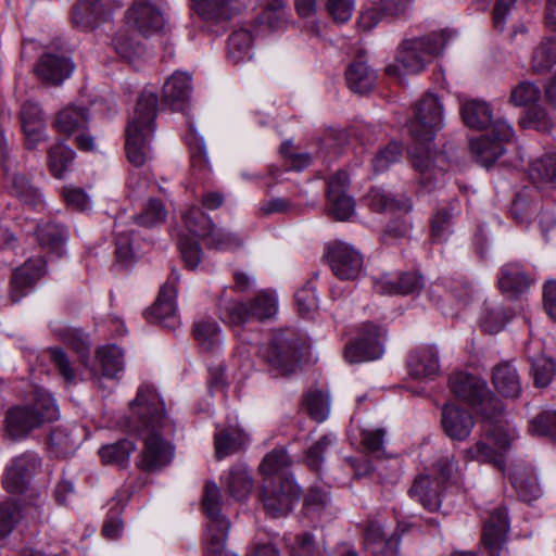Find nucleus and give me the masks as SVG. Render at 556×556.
Returning a JSON list of instances; mask_svg holds the SVG:
<instances>
[{
  "instance_id": "1",
  "label": "nucleus",
  "mask_w": 556,
  "mask_h": 556,
  "mask_svg": "<svg viewBox=\"0 0 556 556\" xmlns=\"http://www.w3.org/2000/svg\"><path fill=\"white\" fill-rule=\"evenodd\" d=\"M127 428L143 438V448L136 463L140 470L154 472L172 462L174 447L163 435L173 432L174 428L165 414L164 402L153 387H139L129 403Z\"/></svg>"
},
{
  "instance_id": "2",
  "label": "nucleus",
  "mask_w": 556,
  "mask_h": 556,
  "mask_svg": "<svg viewBox=\"0 0 556 556\" xmlns=\"http://www.w3.org/2000/svg\"><path fill=\"white\" fill-rule=\"evenodd\" d=\"M460 115L470 128L481 130L491 126V136L482 135L470 140V150L477 162L490 167L505 152L503 143L513 139V127L505 119H493L492 110L484 101H466L460 108Z\"/></svg>"
},
{
  "instance_id": "3",
  "label": "nucleus",
  "mask_w": 556,
  "mask_h": 556,
  "mask_svg": "<svg viewBox=\"0 0 556 556\" xmlns=\"http://www.w3.org/2000/svg\"><path fill=\"white\" fill-rule=\"evenodd\" d=\"M157 96L144 89L137 101L132 118L126 129V155L136 167L143 166L150 159L149 138L155 130Z\"/></svg>"
},
{
  "instance_id": "4",
  "label": "nucleus",
  "mask_w": 556,
  "mask_h": 556,
  "mask_svg": "<svg viewBox=\"0 0 556 556\" xmlns=\"http://www.w3.org/2000/svg\"><path fill=\"white\" fill-rule=\"evenodd\" d=\"M59 418V408L54 399L38 392L34 401L28 404L10 407L4 416V434L13 442L27 439L30 433Z\"/></svg>"
},
{
  "instance_id": "5",
  "label": "nucleus",
  "mask_w": 556,
  "mask_h": 556,
  "mask_svg": "<svg viewBox=\"0 0 556 556\" xmlns=\"http://www.w3.org/2000/svg\"><path fill=\"white\" fill-rule=\"evenodd\" d=\"M445 45L446 39L443 33L406 39L397 50L395 63L388 65L386 73L390 76L418 74L434 55L444 49Z\"/></svg>"
},
{
  "instance_id": "6",
  "label": "nucleus",
  "mask_w": 556,
  "mask_h": 556,
  "mask_svg": "<svg viewBox=\"0 0 556 556\" xmlns=\"http://www.w3.org/2000/svg\"><path fill=\"white\" fill-rule=\"evenodd\" d=\"M450 388L456 397L472 406L483 418H493L504 412L503 402L480 377L464 371L455 372L450 377Z\"/></svg>"
},
{
  "instance_id": "7",
  "label": "nucleus",
  "mask_w": 556,
  "mask_h": 556,
  "mask_svg": "<svg viewBox=\"0 0 556 556\" xmlns=\"http://www.w3.org/2000/svg\"><path fill=\"white\" fill-rule=\"evenodd\" d=\"M301 343L293 329H279L271 333L266 344L260 348V355L268 369L276 375H290L299 367Z\"/></svg>"
},
{
  "instance_id": "8",
  "label": "nucleus",
  "mask_w": 556,
  "mask_h": 556,
  "mask_svg": "<svg viewBox=\"0 0 556 556\" xmlns=\"http://www.w3.org/2000/svg\"><path fill=\"white\" fill-rule=\"evenodd\" d=\"M277 311V296L266 290L249 302L224 300L218 305L219 318L229 326H241L252 319L264 321L274 317Z\"/></svg>"
},
{
  "instance_id": "9",
  "label": "nucleus",
  "mask_w": 556,
  "mask_h": 556,
  "mask_svg": "<svg viewBox=\"0 0 556 556\" xmlns=\"http://www.w3.org/2000/svg\"><path fill=\"white\" fill-rule=\"evenodd\" d=\"M202 507L207 518L205 556H223L230 523L220 514V491L215 482L205 484Z\"/></svg>"
},
{
  "instance_id": "10",
  "label": "nucleus",
  "mask_w": 556,
  "mask_h": 556,
  "mask_svg": "<svg viewBox=\"0 0 556 556\" xmlns=\"http://www.w3.org/2000/svg\"><path fill=\"white\" fill-rule=\"evenodd\" d=\"M300 495L301 490L292 477H271L264 478L260 501L267 515L279 518L289 514Z\"/></svg>"
},
{
  "instance_id": "11",
  "label": "nucleus",
  "mask_w": 556,
  "mask_h": 556,
  "mask_svg": "<svg viewBox=\"0 0 556 556\" xmlns=\"http://www.w3.org/2000/svg\"><path fill=\"white\" fill-rule=\"evenodd\" d=\"M443 105L438 96L426 93L414 108V117L407 123L414 140L427 143L443 128Z\"/></svg>"
},
{
  "instance_id": "12",
  "label": "nucleus",
  "mask_w": 556,
  "mask_h": 556,
  "mask_svg": "<svg viewBox=\"0 0 556 556\" xmlns=\"http://www.w3.org/2000/svg\"><path fill=\"white\" fill-rule=\"evenodd\" d=\"M324 257L340 280H354L363 268V255L353 245L332 241L325 245Z\"/></svg>"
},
{
  "instance_id": "13",
  "label": "nucleus",
  "mask_w": 556,
  "mask_h": 556,
  "mask_svg": "<svg viewBox=\"0 0 556 556\" xmlns=\"http://www.w3.org/2000/svg\"><path fill=\"white\" fill-rule=\"evenodd\" d=\"M383 330L371 323L363 325L359 336L346 344L344 357L351 364L378 359L383 354Z\"/></svg>"
},
{
  "instance_id": "14",
  "label": "nucleus",
  "mask_w": 556,
  "mask_h": 556,
  "mask_svg": "<svg viewBox=\"0 0 556 556\" xmlns=\"http://www.w3.org/2000/svg\"><path fill=\"white\" fill-rule=\"evenodd\" d=\"M47 274V261L41 257H30L23 265L13 269L9 281V299L15 304L26 296L36 282Z\"/></svg>"
},
{
  "instance_id": "15",
  "label": "nucleus",
  "mask_w": 556,
  "mask_h": 556,
  "mask_svg": "<svg viewBox=\"0 0 556 556\" xmlns=\"http://www.w3.org/2000/svg\"><path fill=\"white\" fill-rule=\"evenodd\" d=\"M40 465L41 459L35 452L27 451L14 457L2 478L5 491L12 494L23 493Z\"/></svg>"
},
{
  "instance_id": "16",
  "label": "nucleus",
  "mask_w": 556,
  "mask_h": 556,
  "mask_svg": "<svg viewBox=\"0 0 556 556\" xmlns=\"http://www.w3.org/2000/svg\"><path fill=\"white\" fill-rule=\"evenodd\" d=\"M75 64L73 60L59 52H45L35 65V74L38 79L48 86H60L73 73Z\"/></svg>"
},
{
  "instance_id": "17",
  "label": "nucleus",
  "mask_w": 556,
  "mask_h": 556,
  "mask_svg": "<svg viewBox=\"0 0 556 556\" xmlns=\"http://www.w3.org/2000/svg\"><path fill=\"white\" fill-rule=\"evenodd\" d=\"M545 24L554 37L544 39L533 52L531 66L536 74L548 72L556 63V0H548Z\"/></svg>"
},
{
  "instance_id": "18",
  "label": "nucleus",
  "mask_w": 556,
  "mask_h": 556,
  "mask_svg": "<svg viewBox=\"0 0 556 556\" xmlns=\"http://www.w3.org/2000/svg\"><path fill=\"white\" fill-rule=\"evenodd\" d=\"M475 418L469 410L454 403H446L441 410V426L444 433L452 440H466L473 427Z\"/></svg>"
},
{
  "instance_id": "19",
  "label": "nucleus",
  "mask_w": 556,
  "mask_h": 556,
  "mask_svg": "<svg viewBox=\"0 0 556 556\" xmlns=\"http://www.w3.org/2000/svg\"><path fill=\"white\" fill-rule=\"evenodd\" d=\"M509 531L507 509L504 506L494 508L484 523L482 543L491 556H500Z\"/></svg>"
},
{
  "instance_id": "20",
  "label": "nucleus",
  "mask_w": 556,
  "mask_h": 556,
  "mask_svg": "<svg viewBox=\"0 0 556 556\" xmlns=\"http://www.w3.org/2000/svg\"><path fill=\"white\" fill-rule=\"evenodd\" d=\"M400 541V526L389 536L384 534L383 525L378 520H370L365 527L364 546L374 555L396 556L399 554Z\"/></svg>"
},
{
  "instance_id": "21",
  "label": "nucleus",
  "mask_w": 556,
  "mask_h": 556,
  "mask_svg": "<svg viewBox=\"0 0 556 556\" xmlns=\"http://www.w3.org/2000/svg\"><path fill=\"white\" fill-rule=\"evenodd\" d=\"M109 0H78L73 8L72 24L81 30L94 29L111 14Z\"/></svg>"
},
{
  "instance_id": "22",
  "label": "nucleus",
  "mask_w": 556,
  "mask_h": 556,
  "mask_svg": "<svg viewBox=\"0 0 556 556\" xmlns=\"http://www.w3.org/2000/svg\"><path fill=\"white\" fill-rule=\"evenodd\" d=\"M424 286L422 277L414 271L396 275L384 274L374 281V289L380 294L408 295L417 293Z\"/></svg>"
},
{
  "instance_id": "23",
  "label": "nucleus",
  "mask_w": 556,
  "mask_h": 556,
  "mask_svg": "<svg viewBox=\"0 0 556 556\" xmlns=\"http://www.w3.org/2000/svg\"><path fill=\"white\" fill-rule=\"evenodd\" d=\"M179 281V275L173 269L167 281L161 287L157 299L147 312V319L151 323H164L176 313V285Z\"/></svg>"
},
{
  "instance_id": "24",
  "label": "nucleus",
  "mask_w": 556,
  "mask_h": 556,
  "mask_svg": "<svg viewBox=\"0 0 556 556\" xmlns=\"http://www.w3.org/2000/svg\"><path fill=\"white\" fill-rule=\"evenodd\" d=\"M126 20L129 25H134L143 36L156 34L164 26L162 13L148 2L136 1L134 5L127 10Z\"/></svg>"
},
{
  "instance_id": "25",
  "label": "nucleus",
  "mask_w": 556,
  "mask_h": 556,
  "mask_svg": "<svg viewBox=\"0 0 556 556\" xmlns=\"http://www.w3.org/2000/svg\"><path fill=\"white\" fill-rule=\"evenodd\" d=\"M89 123L90 111L87 106L68 104L55 114L52 127L68 138L77 131L88 130Z\"/></svg>"
},
{
  "instance_id": "26",
  "label": "nucleus",
  "mask_w": 556,
  "mask_h": 556,
  "mask_svg": "<svg viewBox=\"0 0 556 556\" xmlns=\"http://www.w3.org/2000/svg\"><path fill=\"white\" fill-rule=\"evenodd\" d=\"M408 494L429 511H435L441 506V482L429 475L421 473L417 476L408 490Z\"/></svg>"
},
{
  "instance_id": "27",
  "label": "nucleus",
  "mask_w": 556,
  "mask_h": 556,
  "mask_svg": "<svg viewBox=\"0 0 556 556\" xmlns=\"http://www.w3.org/2000/svg\"><path fill=\"white\" fill-rule=\"evenodd\" d=\"M191 77L187 73L175 72L162 90L164 102L174 111H182L190 98Z\"/></svg>"
},
{
  "instance_id": "28",
  "label": "nucleus",
  "mask_w": 556,
  "mask_h": 556,
  "mask_svg": "<svg viewBox=\"0 0 556 556\" xmlns=\"http://www.w3.org/2000/svg\"><path fill=\"white\" fill-rule=\"evenodd\" d=\"M408 372L416 379H432L439 372L438 352L433 346L420 348L407 358Z\"/></svg>"
},
{
  "instance_id": "29",
  "label": "nucleus",
  "mask_w": 556,
  "mask_h": 556,
  "mask_svg": "<svg viewBox=\"0 0 556 556\" xmlns=\"http://www.w3.org/2000/svg\"><path fill=\"white\" fill-rule=\"evenodd\" d=\"M365 202L371 211L399 212L407 214L413 210V202L406 195H393L379 188H372L365 197Z\"/></svg>"
},
{
  "instance_id": "30",
  "label": "nucleus",
  "mask_w": 556,
  "mask_h": 556,
  "mask_svg": "<svg viewBox=\"0 0 556 556\" xmlns=\"http://www.w3.org/2000/svg\"><path fill=\"white\" fill-rule=\"evenodd\" d=\"M531 279L517 262H509L500 269L498 287L504 293L517 296L529 289Z\"/></svg>"
},
{
  "instance_id": "31",
  "label": "nucleus",
  "mask_w": 556,
  "mask_h": 556,
  "mask_svg": "<svg viewBox=\"0 0 556 556\" xmlns=\"http://www.w3.org/2000/svg\"><path fill=\"white\" fill-rule=\"evenodd\" d=\"M492 383L504 397L517 399L521 393L519 374L509 362H502L493 368Z\"/></svg>"
},
{
  "instance_id": "32",
  "label": "nucleus",
  "mask_w": 556,
  "mask_h": 556,
  "mask_svg": "<svg viewBox=\"0 0 556 556\" xmlns=\"http://www.w3.org/2000/svg\"><path fill=\"white\" fill-rule=\"evenodd\" d=\"M248 441L245 432L235 426L216 431L214 435L215 454L218 459L237 453Z\"/></svg>"
},
{
  "instance_id": "33",
  "label": "nucleus",
  "mask_w": 556,
  "mask_h": 556,
  "mask_svg": "<svg viewBox=\"0 0 556 556\" xmlns=\"http://www.w3.org/2000/svg\"><path fill=\"white\" fill-rule=\"evenodd\" d=\"M376 78L375 71L365 61H354L345 70L346 85L355 93L372 90Z\"/></svg>"
},
{
  "instance_id": "34",
  "label": "nucleus",
  "mask_w": 556,
  "mask_h": 556,
  "mask_svg": "<svg viewBox=\"0 0 556 556\" xmlns=\"http://www.w3.org/2000/svg\"><path fill=\"white\" fill-rule=\"evenodd\" d=\"M68 238V231L63 225L47 222L37 226V239L41 248L47 249L59 256Z\"/></svg>"
},
{
  "instance_id": "35",
  "label": "nucleus",
  "mask_w": 556,
  "mask_h": 556,
  "mask_svg": "<svg viewBox=\"0 0 556 556\" xmlns=\"http://www.w3.org/2000/svg\"><path fill=\"white\" fill-rule=\"evenodd\" d=\"M514 317L511 308L500 304L484 302L480 316V326L488 333H497L504 329L506 324Z\"/></svg>"
},
{
  "instance_id": "36",
  "label": "nucleus",
  "mask_w": 556,
  "mask_h": 556,
  "mask_svg": "<svg viewBox=\"0 0 556 556\" xmlns=\"http://www.w3.org/2000/svg\"><path fill=\"white\" fill-rule=\"evenodd\" d=\"M198 14L215 23L229 21L236 14L233 0H191Z\"/></svg>"
},
{
  "instance_id": "37",
  "label": "nucleus",
  "mask_w": 556,
  "mask_h": 556,
  "mask_svg": "<svg viewBox=\"0 0 556 556\" xmlns=\"http://www.w3.org/2000/svg\"><path fill=\"white\" fill-rule=\"evenodd\" d=\"M97 358L101 374L109 379H119L124 371V352L115 344L101 346L97 350Z\"/></svg>"
},
{
  "instance_id": "38",
  "label": "nucleus",
  "mask_w": 556,
  "mask_h": 556,
  "mask_svg": "<svg viewBox=\"0 0 556 556\" xmlns=\"http://www.w3.org/2000/svg\"><path fill=\"white\" fill-rule=\"evenodd\" d=\"M529 177L538 188H554L556 186V156L547 154L535 160L530 166Z\"/></svg>"
},
{
  "instance_id": "39",
  "label": "nucleus",
  "mask_w": 556,
  "mask_h": 556,
  "mask_svg": "<svg viewBox=\"0 0 556 556\" xmlns=\"http://www.w3.org/2000/svg\"><path fill=\"white\" fill-rule=\"evenodd\" d=\"M228 493L236 501H243L250 494L253 481L249 469L243 466H233L226 478Z\"/></svg>"
},
{
  "instance_id": "40",
  "label": "nucleus",
  "mask_w": 556,
  "mask_h": 556,
  "mask_svg": "<svg viewBox=\"0 0 556 556\" xmlns=\"http://www.w3.org/2000/svg\"><path fill=\"white\" fill-rule=\"evenodd\" d=\"M75 159V152L59 140L48 150V165L53 177L62 178Z\"/></svg>"
},
{
  "instance_id": "41",
  "label": "nucleus",
  "mask_w": 556,
  "mask_h": 556,
  "mask_svg": "<svg viewBox=\"0 0 556 556\" xmlns=\"http://www.w3.org/2000/svg\"><path fill=\"white\" fill-rule=\"evenodd\" d=\"M252 42V34L248 29L232 31L227 41L228 59L233 64L250 60Z\"/></svg>"
},
{
  "instance_id": "42",
  "label": "nucleus",
  "mask_w": 556,
  "mask_h": 556,
  "mask_svg": "<svg viewBox=\"0 0 556 556\" xmlns=\"http://www.w3.org/2000/svg\"><path fill=\"white\" fill-rule=\"evenodd\" d=\"M291 466V459L287 451L282 447L274 448L267 453L260 465V470L264 478L292 477L288 469Z\"/></svg>"
},
{
  "instance_id": "43",
  "label": "nucleus",
  "mask_w": 556,
  "mask_h": 556,
  "mask_svg": "<svg viewBox=\"0 0 556 556\" xmlns=\"http://www.w3.org/2000/svg\"><path fill=\"white\" fill-rule=\"evenodd\" d=\"M193 334L200 346L205 351H213L223 343L222 329L213 319L195 321Z\"/></svg>"
},
{
  "instance_id": "44",
  "label": "nucleus",
  "mask_w": 556,
  "mask_h": 556,
  "mask_svg": "<svg viewBox=\"0 0 556 556\" xmlns=\"http://www.w3.org/2000/svg\"><path fill=\"white\" fill-rule=\"evenodd\" d=\"M135 451V442L122 439L115 443L101 446L99 456L103 464L125 466L129 462L130 454Z\"/></svg>"
},
{
  "instance_id": "45",
  "label": "nucleus",
  "mask_w": 556,
  "mask_h": 556,
  "mask_svg": "<svg viewBox=\"0 0 556 556\" xmlns=\"http://www.w3.org/2000/svg\"><path fill=\"white\" fill-rule=\"evenodd\" d=\"M502 415L503 412L496 417L485 419L490 422L486 429V435L503 456V453L509 448L510 442L514 440L515 435L508 424L502 419Z\"/></svg>"
},
{
  "instance_id": "46",
  "label": "nucleus",
  "mask_w": 556,
  "mask_h": 556,
  "mask_svg": "<svg viewBox=\"0 0 556 556\" xmlns=\"http://www.w3.org/2000/svg\"><path fill=\"white\" fill-rule=\"evenodd\" d=\"M337 444V438L333 434H325L320 437L306 452L307 467L318 472L331 450Z\"/></svg>"
},
{
  "instance_id": "47",
  "label": "nucleus",
  "mask_w": 556,
  "mask_h": 556,
  "mask_svg": "<svg viewBox=\"0 0 556 556\" xmlns=\"http://www.w3.org/2000/svg\"><path fill=\"white\" fill-rule=\"evenodd\" d=\"M116 53L128 61L143 54V46L135 39L128 29L118 30L112 39Z\"/></svg>"
},
{
  "instance_id": "48",
  "label": "nucleus",
  "mask_w": 556,
  "mask_h": 556,
  "mask_svg": "<svg viewBox=\"0 0 556 556\" xmlns=\"http://www.w3.org/2000/svg\"><path fill=\"white\" fill-rule=\"evenodd\" d=\"M22 518L17 501L8 498L0 502V540L9 536Z\"/></svg>"
},
{
  "instance_id": "49",
  "label": "nucleus",
  "mask_w": 556,
  "mask_h": 556,
  "mask_svg": "<svg viewBox=\"0 0 556 556\" xmlns=\"http://www.w3.org/2000/svg\"><path fill=\"white\" fill-rule=\"evenodd\" d=\"M454 212L452 207L439 208L431 218V239L434 242H444L452 233Z\"/></svg>"
},
{
  "instance_id": "50",
  "label": "nucleus",
  "mask_w": 556,
  "mask_h": 556,
  "mask_svg": "<svg viewBox=\"0 0 556 556\" xmlns=\"http://www.w3.org/2000/svg\"><path fill=\"white\" fill-rule=\"evenodd\" d=\"M184 222L189 232L202 239L210 233V229L214 225L211 217L198 206L190 207L184 214Z\"/></svg>"
},
{
  "instance_id": "51",
  "label": "nucleus",
  "mask_w": 556,
  "mask_h": 556,
  "mask_svg": "<svg viewBox=\"0 0 556 556\" xmlns=\"http://www.w3.org/2000/svg\"><path fill=\"white\" fill-rule=\"evenodd\" d=\"M49 442L54 453L62 457L72 455L77 447L72 430L63 426L55 427L51 431Z\"/></svg>"
},
{
  "instance_id": "52",
  "label": "nucleus",
  "mask_w": 556,
  "mask_h": 556,
  "mask_svg": "<svg viewBox=\"0 0 556 556\" xmlns=\"http://www.w3.org/2000/svg\"><path fill=\"white\" fill-rule=\"evenodd\" d=\"M530 372L533 377V383L536 388H546L555 374V363L552 358L540 355L531 358Z\"/></svg>"
},
{
  "instance_id": "53",
  "label": "nucleus",
  "mask_w": 556,
  "mask_h": 556,
  "mask_svg": "<svg viewBox=\"0 0 556 556\" xmlns=\"http://www.w3.org/2000/svg\"><path fill=\"white\" fill-rule=\"evenodd\" d=\"M303 407L316 421H324L329 414V401L319 390H311L304 395Z\"/></svg>"
},
{
  "instance_id": "54",
  "label": "nucleus",
  "mask_w": 556,
  "mask_h": 556,
  "mask_svg": "<svg viewBox=\"0 0 556 556\" xmlns=\"http://www.w3.org/2000/svg\"><path fill=\"white\" fill-rule=\"evenodd\" d=\"M292 556H328L323 542H317L308 532L295 536L291 545Z\"/></svg>"
},
{
  "instance_id": "55",
  "label": "nucleus",
  "mask_w": 556,
  "mask_h": 556,
  "mask_svg": "<svg viewBox=\"0 0 556 556\" xmlns=\"http://www.w3.org/2000/svg\"><path fill=\"white\" fill-rule=\"evenodd\" d=\"M12 193L24 204L36 207L41 204V194L29 180L22 176L15 175L12 180Z\"/></svg>"
},
{
  "instance_id": "56",
  "label": "nucleus",
  "mask_w": 556,
  "mask_h": 556,
  "mask_svg": "<svg viewBox=\"0 0 556 556\" xmlns=\"http://www.w3.org/2000/svg\"><path fill=\"white\" fill-rule=\"evenodd\" d=\"M529 432L536 437H548L556 442V412H543L529 421Z\"/></svg>"
},
{
  "instance_id": "57",
  "label": "nucleus",
  "mask_w": 556,
  "mask_h": 556,
  "mask_svg": "<svg viewBox=\"0 0 556 556\" xmlns=\"http://www.w3.org/2000/svg\"><path fill=\"white\" fill-rule=\"evenodd\" d=\"M466 458L469 460H479L482 463H492L497 468L504 467V460L501 453L483 441H478L473 446L465 451Z\"/></svg>"
},
{
  "instance_id": "58",
  "label": "nucleus",
  "mask_w": 556,
  "mask_h": 556,
  "mask_svg": "<svg viewBox=\"0 0 556 556\" xmlns=\"http://www.w3.org/2000/svg\"><path fill=\"white\" fill-rule=\"evenodd\" d=\"M513 484L518 496L526 503H531L542 495L541 486L533 475H517L514 478Z\"/></svg>"
},
{
  "instance_id": "59",
  "label": "nucleus",
  "mask_w": 556,
  "mask_h": 556,
  "mask_svg": "<svg viewBox=\"0 0 556 556\" xmlns=\"http://www.w3.org/2000/svg\"><path fill=\"white\" fill-rule=\"evenodd\" d=\"M402 153L403 148L399 142H390L384 148L378 150L371 161L375 173L386 172L392 164L400 161Z\"/></svg>"
},
{
  "instance_id": "60",
  "label": "nucleus",
  "mask_w": 556,
  "mask_h": 556,
  "mask_svg": "<svg viewBox=\"0 0 556 556\" xmlns=\"http://www.w3.org/2000/svg\"><path fill=\"white\" fill-rule=\"evenodd\" d=\"M62 340L71 346L85 361L89 356L90 343L88 334L79 328H65L61 332Z\"/></svg>"
},
{
  "instance_id": "61",
  "label": "nucleus",
  "mask_w": 556,
  "mask_h": 556,
  "mask_svg": "<svg viewBox=\"0 0 556 556\" xmlns=\"http://www.w3.org/2000/svg\"><path fill=\"white\" fill-rule=\"evenodd\" d=\"M167 211L163 202L159 199H151L144 207V211L135 217L138 225L152 227L166 219Z\"/></svg>"
},
{
  "instance_id": "62",
  "label": "nucleus",
  "mask_w": 556,
  "mask_h": 556,
  "mask_svg": "<svg viewBox=\"0 0 556 556\" xmlns=\"http://www.w3.org/2000/svg\"><path fill=\"white\" fill-rule=\"evenodd\" d=\"M178 248L185 266L191 270L195 269L203 256L199 242L190 237L181 236L178 241Z\"/></svg>"
},
{
  "instance_id": "63",
  "label": "nucleus",
  "mask_w": 556,
  "mask_h": 556,
  "mask_svg": "<svg viewBox=\"0 0 556 556\" xmlns=\"http://www.w3.org/2000/svg\"><path fill=\"white\" fill-rule=\"evenodd\" d=\"M328 213L337 220H348L355 212V201L349 195L327 198Z\"/></svg>"
},
{
  "instance_id": "64",
  "label": "nucleus",
  "mask_w": 556,
  "mask_h": 556,
  "mask_svg": "<svg viewBox=\"0 0 556 556\" xmlns=\"http://www.w3.org/2000/svg\"><path fill=\"white\" fill-rule=\"evenodd\" d=\"M384 430L383 429H365L361 432V443L364 451L374 455L375 457H381L384 454Z\"/></svg>"
}]
</instances>
